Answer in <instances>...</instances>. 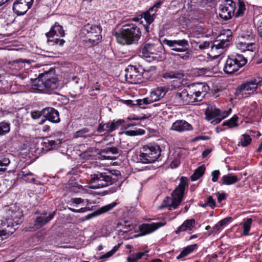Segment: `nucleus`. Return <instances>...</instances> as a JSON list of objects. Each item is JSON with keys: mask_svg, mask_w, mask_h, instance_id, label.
<instances>
[{"mask_svg": "<svg viewBox=\"0 0 262 262\" xmlns=\"http://www.w3.org/2000/svg\"><path fill=\"white\" fill-rule=\"evenodd\" d=\"M166 222L152 223L151 224L144 223L140 225L139 230L140 232V235L143 236L150 234L159 228L164 226Z\"/></svg>", "mask_w": 262, "mask_h": 262, "instance_id": "4468645a", "label": "nucleus"}, {"mask_svg": "<svg viewBox=\"0 0 262 262\" xmlns=\"http://www.w3.org/2000/svg\"><path fill=\"white\" fill-rule=\"evenodd\" d=\"M193 129L192 126L184 120H178L174 122L170 130L178 132L190 131Z\"/></svg>", "mask_w": 262, "mask_h": 262, "instance_id": "a211bd4d", "label": "nucleus"}, {"mask_svg": "<svg viewBox=\"0 0 262 262\" xmlns=\"http://www.w3.org/2000/svg\"><path fill=\"white\" fill-rule=\"evenodd\" d=\"M65 35L63 27L58 22H55L54 25L50 28V31L46 33L47 38L52 37L53 36L57 37H63Z\"/></svg>", "mask_w": 262, "mask_h": 262, "instance_id": "4be33fe9", "label": "nucleus"}, {"mask_svg": "<svg viewBox=\"0 0 262 262\" xmlns=\"http://www.w3.org/2000/svg\"><path fill=\"white\" fill-rule=\"evenodd\" d=\"M101 152L105 154L111 152L112 154H118L119 153L118 148L115 146L106 147L104 149H102Z\"/></svg>", "mask_w": 262, "mask_h": 262, "instance_id": "8fccbe9b", "label": "nucleus"}, {"mask_svg": "<svg viewBox=\"0 0 262 262\" xmlns=\"http://www.w3.org/2000/svg\"><path fill=\"white\" fill-rule=\"evenodd\" d=\"M212 43V41H203L200 39V43L199 45V51H203L204 50L208 49L210 47V46H211Z\"/></svg>", "mask_w": 262, "mask_h": 262, "instance_id": "09e8293b", "label": "nucleus"}, {"mask_svg": "<svg viewBox=\"0 0 262 262\" xmlns=\"http://www.w3.org/2000/svg\"><path fill=\"white\" fill-rule=\"evenodd\" d=\"M43 117L50 122L57 123L60 121L59 113L55 108L52 107H47L42 110Z\"/></svg>", "mask_w": 262, "mask_h": 262, "instance_id": "dca6fc26", "label": "nucleus"}, {"mask_svg": "<svg viewBox=\"0 0 262 262\" xmlns=\"http://www.w3.org/2000/svg\"><path fill=\"white\" fill-rule=\"evenodd\" d=\"M246 7L245 3L243 2L239 1L238 2V8L236 12H234V15L236 18L242 17L244 15Z\"/></svg>", "mask_w": 262, "mask_h": 262, "instance_id": "ea45409f", "label": "nucleus"}, {"mask_svg": "<svg viewBox=\"0 0 262 262\" xmlns=\"http://www.w3.org/2000/svg\"><path fill=\"white\" fill-rule=\"evenodd\" d=\"M24 170V168L20 172L21 178L27 183L36 184V179L34 177V174L30 171H26Z\"/></svg>", "mask_w": 262, "mask_h": 262, "instance_id": "c85d7f7f", "label": "nucleus"}, {"mask_svg": "<svg viewBox=\"0 0 262 262\" xmlns=\"http://www.w3.org/2000/svg\"><path fill=\"white\" fill-rule=\"evenodd\" d=\"M238 117L236 115H234L232 118H231L228 120L225 121L223 122L222 123V126H227L230 128H232L234 127H236L238 126L237 121H238Z\"/></svg>", "mask_w": 262, "mask_h": 262, "instance_id": "72a5a7b5", "label": "nucleus"}, {"mask_svg": "<svg viewBox=\"0 0 262 262\" xmlns=\"http://www.w3.org/2000/svg\"><path fill=\"white\" fill-rule=\"evenodd\" d=\"M10 163V160L9 158L4 157L0 159V166H7Z\"/></svg>", "mask_w": 262, "mask_h": 262, "instance_id": "052dcab7", "label": "nucleus"}, {"mask_svg": "<svg viewBox=\"0 0 262 262\" xmlns=\"http://www.w3.org/2000/svg\"><path fill=\"white\" fill-rule=\"evenodd\" d=\"M120 101L129 107L137 105V104H136L135 101H133L132 100H121Z\"/></svg>", "mask_w": 262, "mask_h": 262, "instance_id": "69168bd1", "label": "nucleus"}, {"mask_svg": "<svg viewBox=\"0 0 262 262\" xmlns=\"http://www.w3.org/2000/svg\"><path fill=\"white\" fill-rule=\"evenodd\" d=\"M82 33L86 37L83 40L85 47L90 48L97 45L102 39V28L100 26L87 24L82 29Z\"/></svg>", "mask_w": 262, "mask_h": 262, "instance_id": "39448f33", "label": "nucleus"}, {"mask_svg": "<svg viewBox=\"0 0 262 262\" xmlns=\"http://www.w3.org/2000/svg\"><path fill=\"white\" fill-rule=\"evenodd\" d=\"M175 98L183 105H187L195 102H199L198 98L195 96L194 93L192 91L190 85H187L185 89L180 93H177Z\"/></svg>", "mask_w": 262, "mask_h": 262, "instance_id": "9b49d317", "label": "nucleus"}, {"mask_svg": "<svg viewBox=\"0 0 262 262\" xmlns=\"http://www.w3.org/2000/svg\"><path fill=\"white\" fill-rule=\"evenodd\" d=\"M118 204V203L116 202H113L112 203L103 206L98 208L97 210L85 216V219L90 220L94 217L106 213L112 210L114 207H115Z\"/></svg>", "mask_w": 262, "mask_h": 262, "instance_id": "aec40b11", "label": "nucleus"}, {"mask_svg": "<svg viewBox=\"0 0 262 262\" xmlns=\"http://www.w3.org/2000/svg\"><path fill=\"white\" fill-rule=\"evenodd\" d=\"M12 234V233H9L8 231L7 228H5L3 230H0V242L7 238L9 236V235Z\"/></svg>", "mask_w": 262, "mask_h": 262, "instance_id": "3c124183", "label": "nucleus"}, {"mask_svg": "<svg viewBox=\"0 0 262 262\" xmlns=\"http://www.w3.org/2000/svg\"><path fill=\"white\" fill-rule=\"evenodd\" d=\"M52 137H50L49 139L44 142L45 146L47 148L48 150H52L57 148L61 143V139H52Z\"/></svg>", "mask_w": 262, "mask_h": 262, "instance_id": "c756f323", "label": "nucleus"}, {"mask_svg": "<svg viewBox=\"0 0 262 262\" xmlns=\"http://www.w3.org/2000/svg\"><path fill=\"white\" fill-rule=\"evenodd\" d=\"M239 180V179L235 175L232 173H228V174L223 176L221 178L223 184L225 185H230L235 183Z\"/></svg>", "mask_w": 262, "mask_h": 262, "instance_id": "bb28decb", "label": "nucleus"}, {"mask_svg": "<svg viewBox=\"0 0 262 262\" xmlns=\"http://www.w3.org/2000/svg\"><path fill=\"white\" fill-rule=\"evenodd\" d=\"M156 101V99L154 100L150 98H145L142 99H137L135 100L137 105L141 106L143 104H149Z\"/></svg>", "mask_w": 262, "mask_h": 262, "instance_id": "37998d69", "label": "nucleus"}, {"mask_svg": "<svg viewBox=\"0 0 262 262\" xmlns=\"http://www.w3.org/2000/svg\"><path fill=\"white\" fill-rule=\"evenodd\" d=\"M25 63L30 64L31 62L28 59L19 58L13 60L12 61H10L9 62V64L12 67H15L17 66V68H15L16 69V70H19L20 69H21L23 67V64H24Z\"/></svg>", "mask_w": 262, "mask_h": 262, "instance_id": "473e14b6", "label": "nucleus"}, {"mask_svg": "<svg viewBox=\"0 0 262 262\" xmlns=\"http://www.w3.org/2000/svg\"><path fill=\"white\" fill-rule=\"evenodd\" d=\"M205 202L207 205L212 209H214L216 206L215 201L213 199L211 195H209L207 197Z\"/></svg>", "mask_w": 262, "mask_h": 262, "instance_id": "603ef678", "label": "nucleus"}, {"mask_svg": "<svg viewBox=\"0 0 262 262\" xmlns=\"http://www.w3.org/2000/svg\"><path fill=\"white\" fill-rule=\"evenodd\" d=\"M220 175V171L219 170H213L211 172L212 176V181L213 182H216L217 181Z\"/></svg>", "mask_w": 262, "mask_h": 262, "instance_id": "4d7b16f0", "label": "nucleus"}, {"mask_svg": "<svg viewBox=\"0 0 262 262\" xmlns=\"http://www.w3.org/2000/svg\"><path fill=\"white\" fill-rule=\"evenodd\" d=\"M144 68L140 65H129L125 70V77L127 82L133 84L142 82V73Z\"/></svg>", "mask_w": 262, "mask_h": 262, "instance_id": "1a4fd4ad", "label": "nucleus"}, {"mask_svg": "<svg viewBox=\"0 0 262 262\" xmlns=\"http://www.w3.org/2000/svg\"><path fill=\"white\" fill-rule=\"evenodd\" d=\"M161 148L158 145H145L142 148L139 159L142 163H151L162 160Z\"/></svg>", "mask_w": 262, "mask_h": 262, "instance_id": "423d86ee", "label": "nucleus"}, {"mask_svg": "<svg viewBox=\"0 0 262 262\" xmlns=\"http://www.w3.org/2000/svg\"><path fill=\"white\" fill-rule=\"evenodd\" d=\"M216 195L219 203H221L223 200L226 199L227 194L225 192H222L221 193L217 192L216 193Z\"/></svg>", "mask_w": 262, "mask_h": 262, "instance_id": "e2e57ef3", "label": "nucleus"}, {"mask_svg": "<svg viewBox=\"0 0 262 262\" xmlns=\"http://www.w3.org/2000/svg\"><path fill=\"white\" fill-rule=\"evenodd\" d=\"M245 90H246L247 91H249V90H250V89L248 88L246 82L240 84L237 86V88L236 89V93L241 94V92Z\"/></svg>", "mask_w": 262, "mask_h": 262, "instance_id": "864d4df0", "label": "nucleus"}, {"mask_svg": "<svg viewBox=\"0 0 262 262\" xmlns=\"http://www.w3.org/2000/svg\"><path fill=\"white\" fill-rule=\"evenodd\" d=\"M205 115L206 116V119L208 121H210L221 115V110L215 106L208 107L205 111Z\"/></svg>", "mask_w": 262, "mask_h": 262, "instance_id": "393cba45", "label": "nucleus"}, {"mask_svg": "<svg viewBox=\"0 0 262 262\" xmlns=\"http://www.w3.org/2000/svg\"><path fill=\"white\" fill-rule=\"evenodd\" d=\"M192 88L195 96L198 98V100L201 101L204 98L206 93L209 90V86L206 83L198 82L189 84Z\"/></svg>", "mask_w": 262, "mask_h": 262, "instance_id": "2eb2a0df", "label": "nucleus"}, {"mask_svg": "<svg viewBox=\"0 0 262 262\" xmlns=\"http://www.w3.org/2000/svg\"><path fill=\"white\" fill-rule=\"evenodd\" d=\"M195 221L193 219H187L185 220L181 226H180L175 230L174 233L176 234H179L182 232L188 231L189 233H191L195 228Z\"/></svg>", "mask_w": 262, "mask_h": 262, "instance_id": "6ab92c4d", "label": "nucleus"}, {"mask_svg": "<svg viewBox=\"0 0 262 262\" xmlns=\"http://www.w3.org/2000/svg\"><path fill=\"white\" fill-rule=\"evenodd\" d=\"M118 43L130 45L137 43L141 36V29L133 24H126L115 33Z\"/></svg>", "mask_w": 262, "mask_h": 262, "instance_id": "f03ea898", "label": "nucleus"}, {"mask_svg": "<svg viewBox=\"0 0 262 262\" xmlns=\"http://www.w3.org/2000/svg\"><path fill=\"white\" fill-rule=\"evenodd\" d=\"M246 82L248 85V88L250 89L249 91H255L257 89L258 85L260 82V81H257L256 78H252Z\"/></svg>", "mask_w": 262, "mask_h": 262, "instance_id": "f704fd0d", "label": "nucleus"}, {"mask_svg": "<svg viewBox=\"0 0 262 262\" xmlns=\"http://www.w3.org/2000/svg\"><path fill=\"white\" fill-rule=\"evenodd\" d=\"M223 4L219 5V16L224 20H229L234 16L236 3L233 0H219Z\"/></svg>", "mask_w": 262, "mask_h": 262, "instance_id": "9d476101", "label": "nucleus"}, {"mask_svg": "<svg viewBox=\"0 0 262 262\" xmlns=\"http://www.w3.org/2000/svg\"><path fill=\"white\" fill-rule=\"evenodd\" d=\"M180 165V161L177 159H174L170 163V167L172 168H176Z\"/></svg>", "mask_w": 262, "mask_h": 262, "instance_id": "338daca9", "label": "nucleus"}, {"mask_svg": "<svg viewBox=\"0 0 262 262\" xmlns=\"http://www.w3.org/2000/svg\"><path fill=\"white\" fill-rule=\"evenodd\" d=\"M125 122L124 119H119L117 120H114L112 121L105 123V132L112 133L117 129L120 126L122 125Z\"/></svg>", "mask_w": 262, "mask_h": 262, "instance_id": "b1692460", "label": "nucleus"}, {"mask_svg": "<svg viewBox=\"0 0 262 262\" xmlns=\"http://www.w3.org/2000/svg\"><path fill=\"white\" fill-rule=\"evenodd\" d=\"M157 67L155 66H150L146 69L144 68V71L142 73V79L149 80L156 74Z\"/></svg>", "mask_w": 262, "mask_h": 262, "instance_id": "cd10ccee", "label": "nucleus"}, {"mask_svg": "<svg viewBox=\"0 0 262 262\" xmlns=\"http://www.w3.org/2000/svg\"><path fill=\"white\" fill-rule=\"evenodd\" d=\"M247 63V59L242 54L228 56L223 67V71L231 75L238 71Z\"/></svg>", "mask_w": 262, "mask_h": 262, "instance_id": "0eeeda50", "label": "nucleus"}, {"mask_svg": "<svg viewBox=\"0 0 262 262\" xmlns=\"http://www.w3.org/2000/svg\"><path fill=\"white\" fill-rule=\"evenodd\" d=\"M163 43L167 45L171 50L177 52H185L183 54H177L180 58L184 60H187L190 55L189 41L187 39L168 40L165 38Z\"/></svg>", "mask_w": 262, "mask_h": 262, "instance_id": "6e6552de", "label": "nucleus"}, {"mask_svg": "<svg viewBox=\"0 0 262 262\" xmlns=\"http://www.w3.org/2000/svg\"><path fill=\"white\" fill-rule=\"evenodd\" d=\"M8 217L2 223V226H6L8 231L13 233L15 231V226L20 225L23 221V214L19 207L16 204H11L6 207Z\"/></svg>", "mask_w": 262, "mask_h": 262, "instance_id": "20e7f679", "label": "nucleus"}, {"mask_svg": "<svg viewBox=\"0 0 262 262\" xmlns=\"http://www.w3.org/2000/svg\"><path fill=\"white\" fill-rule=\"evenodd\" d=\"M148 252V251L146 250L144 252L132 253L127 257L126 260L127 262H138V260Z\"/></svg>", "mask_w": 262, "mask_h": 262, "instance_id": "2f4dec72", "label": "nucleus"}, {"mask_svg": "<svg viewBox=\"0 0 262 262\" xmlns=\"http://www.w3.org/2000/svg\"><path fill=\"white\" fill-rule=\"evenodd\" d=\"M31 115L32 119H37L41 116H43V113H42V110L40 111H34L31 112Z\"/></svg>", "mask_w": 262, "mask_h": 262, "instance_id": "13d9d810", "label": "nucleus"}, {"mask_svg": "<svg viewBox=\"0 0 262 262\" xmlns=\"http://www.w3.org/2000/svg\"><path fill=\"white\" fill-rule=\"evenodd\" d=\"M69 209L71 211H72L73 212H75V213H81V212H86L88 210H90L89 208V207H82L80 209H74V208H69Z\"/></svg>", "mask_w": 262, "mask_h": 262, "instance_id": "bf43d9fd", "label": "nucleus"}, {"mask_svg": "<svg viewBox=\"0 0 262 262\" xmlns=\"http://www.w3.org/2000/svg\"><path fill=\"white\" fill-rule=\"evenodd\" d=\"M55 214L56 211H54L50 213L46 217H43V216H37L34 222V227L32 228V229L36 230L43 227L54 218Z\"/></svg>", "mask_w": 262, "mask_h": 262, "instance_id": "412c9836", "label": "nucleus"}, {"mask_svg": "<svg viewBox=\"0 0 262 262\" xmlns=\"http://www.w3.org/2000/svg\"><path fill=\"white\" fill-rule=\"evenodd\" d=\"M163 77L165 79H172L177 78L176 74L172 72H167L163 74Z\"/></svg>", "mask_w": 262, "mask_h": 262, "instance_id": "680f3d73", "label": "nucleus"}, {"mask_svg": "<svg viewBox=\"0 0 262 262\" xmlns=\"http://www.w3.org/2000/svg\"><path fill=\"white\" fill-rule=\"evenodd\" d=\"M252 219L251 218H247L246 221L243 224V234L244 235H249V231L251 228V224L252 223Z\"/></svg>", "mask_w": 262, "mask_h": 262, "instance_id": "e433bc0d", "label": "nucleus"}, {"mask_svg": "<svg viewBox=\"0 0 262 262\" xmlns=\"http://www.w3.org/2000/svg\"><path fill=\"white\" fill-rule=\"evenodd\" d=\"M188 186V179L187 177H182L180 179V182L179 185L177 187L179 188L185 190L186 187Z\"/></svg>", "mask_w": 262, "mask_h": 262, "instance_id": "de8ad7c7", "label": "nucleus"}, {"mask_svg": "<svg viewBox=\"0 0 262 262\" xmlns=\"http://www.w3.org/2000/svg\"><path fill=\"white\" fill-rule=\"evenodd\" d=\"M232 220V217L230 216L226 217L219 222L220 223L219 225L221 226L222 227H224L228 225Z\"/></svg>", "mask_w": 262, "mask_h": 262, "instance_id": "6e6d98bb", "label": "nucleus"}, {"mask_svg": "<svg viewBox=\"0 0 262 262\" xmlns=\"http://www.w3.org/2000/svg\"><path fill=\"white\" fill-rule=\"evenodd\" d=\"M123 126L125 128H127L130 127L134 126L137 125L136 123H134L132 122V121H128L126 119V120H125V122L123 123Z\"/></svg>", "mask_w": 262, "mask_h": 262, "instance_id": "0e129e2a", "label": "nucleus"}, {"mask_svg": "<svg viewBox=\"0 0 262 262\" xmlns=\"http://www.w3.org/2000/svg\"><path fill=\"white\" fill-rule=\"evenodd\" d=\"M252 141L250 135L248 134H243L241 139V144L243 147H246L249 145Z\"/></svg>", "mask_w": 262, "mask_h": 262, "instance_id": "a19ab883", "label": "nucleus"}, {"mask_svg": "<svg viewBox=\"0 0 262 262\" xmlns=\"http://www.w3.org/2000/svg\"><path fill=\"white\" fill-rule=\"evenodd\" d=\"M33 3L34 0H15L12 10L17 16L24 15L31 8Z\"/></svg>", "mask_w": 262, "mask_h": 262, "instance_id": "ddd939ff", "label": "nucleus"}, {"mask_svg": "<svg viewBox=\"0 0 262 262\" xmlns=\"http://www.w3.org/2000/svg\"><path fill=\"white\" fill-rule=\"evenodd\" d=\"M10 130V124L6 122H0V136L7 134Z\"/></svg>", "mask_w": 262, "mask_h": 262, "instance_id": "4c0bfd02", "label": "nucleus"}, {"mask_svg": "<svg viewBox=\"0 0 262 262\" xmlns=\"http://www.w3.org/2000/svg\"><path fill=\"white\" fill-rule=\"evenodd\" d=\"M206 167L204 165L199 166L195 169L194 173L191 176L190 179L192 181H195L202 177L205 171Z\"/></svg>", "mask_w": 262, "mask_h": 262, "instance_id": "7c9ffc66", "label": "nucleus"}, {"mask_svg": "<svg viewBox=\"0 0 262 262\" xmlns=\"http://www.w3.org/2000/svg\"><path fill=\"white\" fill-rule=\"evenodd\" d=\"M156 51L154 44L145 43L141 46L140 53H141V56L145 58L148 62L161 61L162 57L155 53Z\"/></svg>", "mask_w": 262, "mask_h": 262, "instance_id": "f8f14e48", "label": "nucleus"}, {"mask_svg": "<svg viewBox=\"0 0 262 262\" xmlns=\"http://www.w3.org/2000/svg\"><path fill=\"white\" fill-rule=\"evenodd\" d=\"M70 202H71V205L73 206H76L77 207V205L80 204H84L85 202V200L84 199H82L80 198H72L71 199ZM85 202H86V204L88 203V200H85Z\"/></svg>", "mask_w": 262, "mask_h": 262, "instance_id": "49530a36", "label": "nucleus"}, {"mask_svg": "<svg viewBox=\"0 0 262 262\" xmlns=\"http://www.w3.org/2000/svg\"><path fill=\"white\" fill-rule=\"evenodd\" d=\"M220 223L218 222L211 229V231H209L208 233V235H210L212 234H215L219 232H220L222 227L221 226L219 225Z\"/></svg>", "mask_w": 262, "mask_h": 262, "instance_id": "5fc2aeb1", "label": "nucleus"}, {"mask_svg": "<svg viewBox=\"0 0 262 262\" xmlns=\"http://www.w3.org/2000/svg\"><path fill=\"white\" fill-rule=\"evenodd\" d=\"M55 69L50 68L48 71L39 73L37 77L31 80L34 90L45 93H51L57 89L59 80L56 74Z\"/></svg>", "mask_w": 262, "mask_h": 262, "instance_id": "f257e3e1", "label": "nucleus"}, {"mask_svg": "<svg viewBox=\"0 0 262 262\" xmlns=\"http://www.w3.org/2000/svg\"><path fill=\"white\" fill-rule=\"evenodd\" d=\"M105 124L102 122L99 124L98 127L97 128V132L99 133H102L105 131Z\"/></svg>", "mask_w": 262, "mask_h": 262, "instance_id": "774afa93", "label": "nucleus"}, {"mask_svg": "<svg viewBox=\"0 0 262 262\" xmlns=\"http://www.w3.org/2000/svg\"><path fill=\"white\" fill-rule=\"evenodd\" d=\"M90 129L87 127H84L79 130H77L74 134V136L75 138L78 137H85V134L88 133Z\"/></svg>", "mask_w": 262, "mask_h": 262, "instance_id": "a18cd8bd", "label": "nucleus"}, {"mask_svg": "<svg viewBox=\"0 0 262 262\" xmlns=\"http://www.w3.org/2000/svg\"><path fill=\"white\" fill-rule=\"evenodd\" d=\"M232 38L231 35H228L226 36V39L223 38L222 39L216 40L212 42L211 48L212 50L214 48H215V49H224L228 47Z\"/></svg>", "mask_w": 262, "mask_h": 262, "instance_id": "5701e85b", "label": "nucleus"}, {"mask_svg": "<svg viewBox=\"0 0 262 262\" xmlns=\"http://www.w3.org/2000/svg\"><path fill=\"white\" fill-rule=\"evenodd\" d=\"M167 90L165 87H158L152 94L156 95L158 97L163 98L165 95Z\"/></svg>", "mask_w": 262, "mask_h": 262, "instance_id": "79ce46f5", "label": "nucleus"}, {"mask_svg": "<svg viewBox=\"0 0 262 262\" xmlns=\"http://www.w3.org/2000/svg\"><path fill=\"white\" fill-rule=\"evenodd\" d=\"M198 247V245L197 244H194L185 247L180 252L179 255L177 256V259H182L193 253L197 249Z\"/></svg>", "mask_w": 262, "mask_h": 262, "instance_id": "a878e982", "label": "nucleus"}, {"mask_svg": "<svg viewBox=\"0 0 262 262\" xmlns=\"http://www.w3.org/2000/svg\"><path fill=\"white\" fill-rule=\"evenodd\" d=\"M48 42L51 43V45H58L60 47H62L65 43V40L63 39H60L59 38H55V36L52 37L47 38Z\"/></svg>", "mask_w": 262, "mask_h": 262, "instance_id": "58836bf2", "label": "nucleus"}, {"mask_svg": "<svg viewBox=\"0 0 262 262\" xmlns=\"http://www.w3.org/2000/svg\"><path fill=\"white\" fill-rule=\"evenodd\" d=\"M200 37H196L190 40L191 48L195 51H199V45L200 43Z\"/></svg>", "mask_w": 262, "mask_h": 262, "instance_id": "c03bdc74", "label": "nucleus"}, {"mask_svg": "<svg viewBox=\"0 0 262 262\" xmlns=\"http://www.w3.org/2000/svg\"><path fill=\"white\" fill-rule=\"evenodd\" d=\"M142 18H144L146 24L150 25L155 20L156 13H149V11H145L142 14Z\"/></svg>", "mask_w": 262, "mask_h": 262, "instance_id": "c9c22d12", "label": "nucleus"}, {"mask_svg": "<svg viewBox=\"0 0 262 262\" xmlns=\"http://www.w3.org/2000/svg\"><path fill=\"white\" fill-rule=\"evenodd\" d=\"M121 176L119 170H105L103 172L97 171L91 174L89 178V183L94 184L95 188H101L112 185L118 180V177Z\"/></svg>", "mask_w": 262, "mask_h": 262, "instance_id": "7ed1b4c3", "label": "nucleus"}, {"mask_svg": "<svg viewBox=\"0 0 262 262\" xmlns=\"http://www.w3.org/2000/svg\"><path fill=\"white\" fill-rule=\"evenodd\" d=\"M185 191V190L176 187L171 194L172 201L169 206L174 209H177L183 201Z\"/></svg>", "mask_w": 262, "mask_h": 262, "instance_id": "f3484780", "label": "nucleus"}]
</instances>
